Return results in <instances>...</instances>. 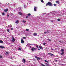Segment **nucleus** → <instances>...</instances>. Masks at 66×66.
I'll return each instance as SVG.
<instances>
[{
	"label": "nucleus",
	"mask_w": 66,
	"mask_h": 66,
	"mask_svg": "<svg viewBox=\"0 0 66 66\" xmlns=\"http://www.w3.org/2000/svg\"><path fill=\"white\" fill-rule=\"evenodd\" d=\"M26 30L27 31H29V30L28 29H26Z\"/></svg>",
	"instance_id": "29"
},
{
	"label": "nucleus",
	"mask_w": 66,
	"mask_h": 66,
	"mask_svg": "<svg viewBox=\"0 0 66 66\" xmlns=\"http://www.w3.org/2000/svg\"><path fill=\"white\" fill-rule=\"evenodd\" d=\"M37 7L35 6H34V11H36V9H37Z\"/></svg>",
	"instance_id": "7"
},
{
	"label": "nucleus",
	"mask_w": 66,
	"mask_h": 66,
	"mask_svg": "<svg viewBox=\"0 0 66 66\" xmlns=\"http://www.w3.org/2000/svg\"><path fill=\"white\" fill-rule=\"evenodd\" d=\"M2 15H5V13H2Z\"/></svg>",
	"instance_id": "27"
},
{
	"label": "nucleus",
	"mask_w": 66,
	"mask_h": 66,
	"mask_svg": "<svg viewBox=\"0 0 66 66\" xmlns=\"http://www.w3.org/2000/svg\"><path fill=\"white\" fill-rule=\"evenodd\" d=\"M13 28H11V30H13Z\"/></svg>",
	"instance_id": "35"
},
{
	"label": "nucleus",
	"mask_w": 66,
	"mask_h": 66,
	"mask_svg": "<svg viewBox=\"0 0 66 66\" xmlns=\"http://www.w3.org/2000/svg\"><path fill=\"white\" fill-rule=\"evenodd\" d=\"M0 48H1V49H2V48H5V47H4L2 46H0Z\"/></svg>",
	"instance_id": "10"
},
{
	"label": "nucleus",
	"mask_w": 66,
	"mask_h": 66,
	"mask_svg": "<svg viewBox=\"0 0 66 66\" xmlns=\"http://www.w3.org/2000/svg\"><path fill=\"white\" fill-rule=\"evenodd\" d=\"M21 42L22 44H23V43H24V42L23 41V40L22 39H21Z\"/></svg>",
	"instance_id": "9"
},
{
	"label": "nucleus",
	"mask_w": 66,
	"mask_h": 66,
	"mask_svg": "<svg viewBox=\"0 0 66 66\" xmlns=\"http://www.w3.org/2000/svg\"><path fill=\"white\" fill-rule=\"evenodd\" d=\"M46 65V66H50V65L49 64H48L47 63H45V64Z\"/></svg>",
	"instance_id": "18"
},
{
	"label": "nucleus",
	"mask_w": 66,
	"mask_h": 66,
	"mask_svg": "<svg viewBox=\"0 0 66 66\" xmlns=\"http://www.w3.org/2000/svg\"><path fill=\"white\" fill-rule=\"evenodd\" d=\"M48 40L49 42H51V40L50 39H48Z\"/></svg>",
	"instance_id": "22"
},
{
	"label": "nucleus",
	"mask_w": 66,
	"mask_h": 66,
	"mask_svg": "<svg viewBox=\"0 0 66 66\" xmlns=\"http://www.w3.org/2000/svg\"><path fill=\"white\" fill-rule=\"evenodd\" d=\"M57 20L58 21H60V20H60V19H57Z\"/></svg>",
	"instance_id": "25"
},
{
	"label": "nucleus",
	"mask_w": 66,
	"mask_h": 66,
	"mask_svg": "<svg viewBox=\"0 0 66 66\" xmlns=\"http://www.w3.org/2000/svg\"><path fill=\"white\" fill-rule=\"evenodd\" d=\"M59 43H61V42H62V41H59Z\"/></svg>",
	"instance_id": "38"
},
{
	"label": "nucleus",
	"mask_w": 66,
	"mask_h": 66,
	"mask_svg": "<svg viewBox=\"0 0 66 66\" xmlns=\"http://www.w3.org/2000/svg\"><path fill=\"white\" fill-rule=\"evenodd\" d=\"M41 1L42 2H44L43 0H41Z\"/></svg>",
	"instance_id": "33"
},
{
	"label": "nucleus",
	"mask_w": 66,
	"mask_h": 66,
	"mask_svg": "<svg viewBox=\"0 0 66 66\" xmlns=\"http://www.w3.org/2000/svg\"><path fill=\"white\" fill-rule=\"evenodd\" d=\"M36 47H37V48H39V47H38V45H37L36 46Z\"/></svg>",
	"instance_id": "28"
},
{
	"label": "nucleus",
	"mask_w": 66,
	"mask_h": 66,
	"mask_svg": "<svg viewBox=\"0 0 66 66\" xmlns=\"http://www.w3.org/2000/svg\"><path fill=\"white\" fill-rule=\"evenodd\" d=\"M38 50H40V49H38Z\"/></svg>",
	"instance_id": "41"
},
{
	"label": "nucleus",
	"mask_w": 66,
	"mask_h": 66,
	"mask_svg": "<svg viewBox=\"0 0 66 66\" xmlns=\"http://www.w3.org/2000/svg\"><path fill=\"white\" fill-rule=\"evenodd\" d=\"M49 5V6H51L53 5L52 3L50 2H48V3L46 4V6H48Z\"/></svg>",
	"instance_id": "1"
},
{
	"label": "nucleus",
	"mask_w": 66,
	"mask_h": 66,
	"mask_svg": "<svg viewBox=\"0 0 66 66\" xmlns=\"http://www.w3.org/2000/svg\"><path fill=\"white\" fill-rule=\"evenodd\" d=\"M18 14L19 15H22V13L21 12H19L18 13Z\"/></svg>",
	"instance_id": "12"
},
{
	"label": "nucleus",
	"mask_w": 66,
	"mask_h": 66,
	"mask_svg": "<svg viewBox=\"0 0 66 66\" xmlns=\"http://www.w3.org/2000/svg\"><path fill=\"white\" fill-rule=\"evenodd\" d=\"M37 50V48L33 47V48H31V50L33 52H34L35 50Z\"/></svg>",
	"instance_id": "3"
},
{
	"label": "nucleus",
	"mask_w": 66,
	"mask_h": 66,
	"mask_svg": "<svg viewBox=\"0 0 66 66\" xmlns=\"http://www.w3.org/2000/svg\"><path fill=\"white\" fill-rule=\"evenodd\" d=\"M7 16H8V17H9V16H10V15H7Z\"/></svg>",
	"instance_id": "40"
},
{
	"label": "nucleus",
	"mask_w": 66,
	"mask_h": 66,
	"mask_svg": "<svg viewBox=\"0 0 66 66\" xmlns=\"http://www.w3.org/2000/svg\"><path fill=\"white\" fill-rule=\"evenodd\" d=\"M12 41L13 42H14L15 41V38H14V37L13 36L12 37Z\"/></svg>",
	"instance_id": "5"
},
{
	"label": "nucleus",
	"mask_w": 66,
	"mask_h": 66,
	"mask_svg": "<svg viewBox=\"0 0 66 66\" xmlns=\"http://www.w3.org/2000/svg\"><path fill=\"white\" fill-rule=\"evenodd\" d=\"M28 16H26V18H28Z\"/></svg>",
	"instance_id": "37"
},
{
	"label": "nucleus",
	"mask_w": 66,
	"mask_h": 66,
	"mask_svg": "<svg viewBox=\"0 0 66 66\" xmlns=\"http://www.w3.org/2000/svg\"><path fill=\"white\" fill-rule=\"evenodd\" d=\"M43 45H46V43H43Z\"/></svg>",
	"instance_id": "32"
},
{
	"label": "nucleus",
	"mask_w": 66,
	"mask_h": 66,
	"mask_svg": "<svg viewBox=\"0 0 66 66\" xmlns=\"http://www.w3.org/2000/svg\"><path fill=\"white\" fill-rule=\"evenodd\" d=\"M64 50L63 49H62L61 50V52H62V53H60V54L61 55H62L64 54Z\"/></svg>",
	"instance_id": "2"
},
{
	"label": "nucleus",
	"mask_w": 66,
	"mask_h": 66,
	"mask_svg": "<svg viewBox=\"0 0 66 66\" xmlns=\"http://www.w3.org/2000/svg\"><path fill=\"white\" fill-rule=\"evenodd\" d=\"M35 57L36 59H37V61H38V60H40V58L37 56H35Z\"/></svg>",
	"instance_id": "4"
},
{
	"label": "nucleus",
	"mask_w": 66,
	"mask_h": 66,
	"mask_svg": "<svg viewBox=\"0 0 66 66\" xmlns=\"http://www.w3.org/2000/svg\"><path fill=\"white\" fill-rule=\"evenodd\" d=\"M55 2H56L57 3V4H59L60 3V2H59V1H55Z\"/></svg>",
	"instance_id": "11"
},
{
	"label": "nucleus",
	"mask_w": 66,
	"mask_h": 66,
	"mask_svg": "<svg viewBox=\"0 0 66 66\" xmlns=\"http://www.w3.org/2000/svg\"><path fill=\"white\" fill-rule=\"evenodd\" d=\"M22 22H24V23H25V22H26V21L24 20H23V21H22Z\"/></svg>",
	"instance_id": "21"
},
{
	"label": "nucleus",
	"mask_w": 66,
	"mask_h": 66,
	"mask_svg": "<svg viewBox=\"0 0 66 66\" xmlns=\"http://www.w3.org/2000/svg\"><path fill=\"white\" fill-rule=\"evenodd\" d=\"M6 54H9V53L6 52Z\"/></svg>",
	"instance_id": "30"
},
{
	"label": "nucleus",
	"mask_w": 66,
	"mask_h": 66,
	"mask_svg": "<svg viewBox=\"0 0 66 66\" xmlns=\"http://www.w3.org/2000/svg\"><path fill=\"white\" fill-rule=\"evenodd\" d=\"M54 6H56V4H54Z\"/></svg>",
	"instance_id": "36"
},
{
	"label": "nucleus",
	"mask_w": 66,
	"mask_h": 66,
	"mask_svg": "<svg viewBox=\"0 0 66 66\" xmlns=\"http://www.w3.org/2000/svg\"><path fill=\"white\" fill-rule=\"evenodd\" d=\"M13 59V58H12V57H11V59Z\"/></svg>",
	"instance_id": "42"
},
{
	"label": "nucleus",
	"mask_w": 66,
	"mask_h": 66,
	"mask_svg": "<svg viewBox=\"0 0 66 66\" xmlns=\"http://www.w3.org/2000/svg\"><path fill=\"white\" fill-rule=\"evenodd\" d=\"M37 35V33H34L33 34L34 36H36V35Z\"/></svg>",
	"instance_id": "13"
},
{
	"label": "nucleus",
	"mask_w": 66,
	"mask_h": 66,
	"mask_svg": "<svg viewBox=\"0 0 66 66\" xmlns=\"http://www.w3.org/2000/svg\"><path fill=\"white\" fill-rule=\"evenodd\" d=\"M0 4H1V3H0Z\"/></svg>",
	"instance_id": "44"
},
{
	"label": "nucleus",
	"mask_w": 66,
	"mask_h": 66,
	"mask_svg": "<svg viewBox=\"0 0 66 66\" xmlns=\"http://www.w3.org/2000/svg\"><path fill=\"white\" fill-rule=\"evenodd\" d=\"M0 58H2V56L1 55H0Z\"/></svg>",
	"instance_id": "31"
},
{
	"label": "nucleus",
	"mask_w": 66,
	"mask_h": 66,
	"mask_svg": "<svg viewBox=\"0 0 66 66\" xmlns=\"http://www.w3.org/2000/svg\"><path fill=\"white\" fill-rule=\"evenodd\" d=\"M0 43H1L2 44H3V42L0 40Z\"/></svg>",
	"instance_id": "16"
},
{
	"label": "nucleus",
	"mask_w": 66,
	"mask_h": 66,
	"mask_svg": "<svg viewBox=\"0 0 66 66\" xmlns=\"http://www.w3.org/2000/svg\"><path fill=\"white\" fill-rule=\"evenodd\" d=\"M18 50H21V49L20 47H19V49Z\"/></svg>",
	"instance_id": "26"
},
{
	"label": "nucleus",
	"mask_w": 66,
	"mask_h": 66,
	"mask_svg": "<svg viewBox=\"0 0 66 66\" xmlns=\"http://www.w3.org/2000/svg\"><path fill=\"white\" fill-rule=\"evenodd\" d=\"M22 62H23V63H24L26 62V60H25V59L23 58L22 60Z\"/></svg>",
	"instance_id": "6"
},
{
	"label": "nucleus",
	"mask_w": 66,
	"mask_h": 66,
	"mask_svg": "<svg viewBox=\"0 0 66 66\" xmlns=\"http://www.w3.org/2000/svg\"><path fill=\"white\" fill-rule=\"evenodd\" d=\"M8 4H10V3H8Z\"/></svg>",
	"instance_id": "43"
},
{
	"label": "nucleus",
	"mask_w": 66,
	"mask_h": 66,
	"mask_svg": "<svg viewBox=\"0 0 66 66\" xmlns=\"http://www.w3.org/2000/svg\"><path fill=\"white\" fill-rule=\"evenodd\" d=\"M31 14L30 13H28L27 14V15H28V16H31Z\"/></svg>",
	"instance_id": "19"
},
{
	"label": "nucleus",
	"mask_w": 66,
	"mask_h": 66,
	"mask_svg": "<svg viewBox=\"0 0 66 66\" xmlns=\"http://www.w3.org/2000/svg\"><path fill=\"white\" fill-rule=\"evenodd\" d=\"M4 11L5 12H7V11H8V9H4Z\"/></svg>",
	"instance_id": "8"
},
{
	"label": "nucleus",
	"mask_w": 66,
	"mask_h": 66,
	"mask_svg": "<svg viewBox=\"0 0 66 66\" xmlns=\"http://www.w3.org/2000/svg\"><path fill=\"white\" fill-rule=\"evenodd\" d=\"M44 61L45 62H46V63H49V61H48L47 60H45Z\"/></svg>",
	"instance_id": "23"
},
{
	"label": "nucleus",
	"mask_w": 66,
	"mask_h": 66,
	"mask_svg": "<svg viewBox=\"0 0 66 66\" xmlns=\"http://www.w3.org/2000/svg\"><path fill=\"white\" fill-rule=\"evenodd\" d=\"M39 48L40 49H41V50H42V49H43V47L42 46H39Z\"/></svg>",
	"instance_id": "14"
},
{
	"label": "nucleus",
	"mask_w": 66,
	"mask_h": 66,
	"mask_svg": "<svg viewBox=\"0 0 66 66\" xmlns=\"http://www.w3.org/2000/svg\"><path fill=\"white\" fill-rule=\"evenodd\" d=\"M47 32H44V34H46V33H47Z\"/></svg>",
	"instance_id": "39"
},
{
	"label": "nucleus",
	"mask_w": 66,
	"mask_h": 66,
	"mask_svg": "<svg viewBox=\"0 0 66 66\" xmlns=\"http://www.w3.org/2000/svg\"><path fill=\"white\" fill-rule=\"evenodd\" d=\"M7 32H10V29H7Z\"/></svg>",
	"instance_id": "20"
},
{
	"label": "nucleus",
	"mask_w": 66,
	"mask_h": 66,
	"mask_svg": "<svg viewBox=\"0 0 66 66\" xmlns=\"http://www.w3.org/2000/svg\"><path fill=\"white\" fill-rule=\"evenodd\" d=\"M9 27H12V25H9Z\"/></svg>",
	"instance_id": "34"
},
{
	"label": "nucleus",
	"mask_w": 66,
	"mask_h": 66,
	"mask_svg": "<svg viewBox=\"0 0 66 66\" xmlns=\"http://www.w3.org/2000/svg\"><path fill=\"white\" fill-rule=\"evenodd\" d=\"M23 39H26V37H23Z\"/></svg>",
	"instance_id": "24"
},
{
	"label": "nucleus",
	"mask_w": 66,
	"mask_h": 66,
	"mask_svg": "<svg viewBox=\"0 0 66 66\" xmlns=\"http://www.w3.org/2000/svg\"><path fill=\"white\" fill-rule=\"evenodd\" d=\"M15 23H16L17 24L19 23V21H18V20H16V21L15 22Z\"/></svg>",
	"instance_id": "17"
},
{
	"label": "nucleus",
	"mask_w": 66,
	"mask_h": 66,
	"mask_svg": "<svg viewBox=\"0 0 66 66\" xmlns=\"http://www.w3.org/2000/svg\"><path fill=\"white\" fill-rule=\"evenodd\" d=\"M48 54L50 55L51 56H52V55H54L53 54H51V53H48Z\"/></svg>",
	"instance_id": "15"
}]
</instances>
